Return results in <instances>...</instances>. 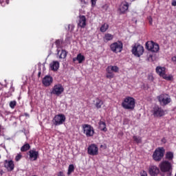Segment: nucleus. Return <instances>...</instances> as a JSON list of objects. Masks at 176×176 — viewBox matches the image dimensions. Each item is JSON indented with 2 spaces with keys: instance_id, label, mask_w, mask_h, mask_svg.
Instances as JSON below:
<instances>
[{
  "instance_id": "obj_47",
  "label": "nucleus",
  "mask_w": 176,
  "mask_h": 176,
  "mask_svg": "<svg viewBox=\"0 0 176 176\" xmlns=\"http://www.w3.org/2000/svg\"><path fill=\"white\" fill-rule=\"evenodd\" d=\"M26 116H28V114H25Z\"/></svg>"
},
{
  "instance_id": "obj_14",
  "label": "nucleus",
  "mask_w": 176,
  "mask_h": 176,
  "mask_svg": "<svg viewBox=\"0 0 176 176\" xmlns=\"http://www.w3.org/2000/svg\"><path fill=\"white\" fill-rule=\"evenodd\" d=\"M42 83L45 87H49V86H51L53 83V77L45 76L42 80Z\"/></svg>"
},
{
  "instance_id": "obj_45",
  "label": "nucleus",
  "mask_w": 176,
  "mask_h": 176,
  "mask_svg": "<svg viewBox=\"0 0 176 176\" xmlns=\"http://www.w3.org/2000/svg\"><path fill=\"white\" fill-rule=\"evenodd\" d=\"M148 21H149L150 24H152V17L150 16L148 18Z\"/></svg>"
},
{
  "instance_id": "obj_12",
  "label": "nucleus",
  "mask_w": 176,
  "mask_h": 176,
  "mask_svg": "<svg viewBox=\"0 0 176 176\" xmlns=\"http://www.w3.org/2000/svg\"><path fill=\"white\" fill-rule=\"evenodd\" d=\"M132 53L136 57H141L144 54V47L141 45H134L132 48Z\"/></svg>"
},
{
  "instance_id": "obj_23",
  "label": "nucleus",
  "mask_w": 176,
  "mask_h": 176,
  "mask_svg": "<svg viewBox=\"0 0 176 176\" xmlns=\"http://www.w3.org/2000/svg\"><path fill=\"white\" fill-rule=\"evenodd\" d=\"M57 54L58 56V58H65V57H67V51L63 50H57Z\"/></svg>"
},
{
  "instance_id": "obj_10",
  "label": "nucleus",
  "mask_w": 176,
  "mask_h": 176,
  "mask_svg": "<svg viewBox=\"0 0 176 176\" xmlns=\"http://www.w3.org/2000/svg\"><path fill=\"white\" fill-rule=\"evenodd\" d=\"M63 93H64V87H63L61 84L55 85L51 90V94L57 96L58 97L61 96Z\"/></svg>"
},
{
  "instance_id": "obj_30",
  "label": "nucleus",
  "mask_w": 176,
  "mask_h": 176,
  "mask_svg": "<svg viewBox=\"0 0 176 176\" xmlns=\"http://www.w3.org/2000/svg\"><path fill=\"white\" fill-rule=\"evenodd\" d=\"M55 45L57 47V50H58V49H61L63 47V41L56 40L55 42Z\"/></svg>"
},
{
  "instance_id": "obj_4",
  "label": "nucleus",
  "mask_w": 176,
  "mask_h": 176,
  "mask_svg": "<svg viewBox=\"0 0 176 176\" xmlns=\"http://www.w3.org/2000/svg\"><path fill=\"white\" fill-rule=\"evenodd\" d=\"M66 119L67 118L65 117V115L60 113L54 116L52 120V122L54 126H61V124H64V123H65Z\"/></svg>"
},
{
  "instance_id": "obj_7",
  "label": "nucleus",
  "mask_w": 176,
  "mask_h": 176,
  "mask_svg": "<svg viewBox=\"0 0 176 176\" xmlns=\"http://www.w3.org/2000/svg\"><path fill=\"white\" fill-rule=\"evenodd\" d=\"M158 101L162 107L168 105L171 102V98L167 94H161L157 96Z\"/></svg>"
},
{
  "instance_id": "obj_39",
  "label": "nucleus",
  "mask_w": 176,
  "mask_h": 176,
  "mask_svg": "<svg viewBox=\"0 0 176 176\" xmlns=\"http://www.w3.org/2000/svg\"><path fill=\"white\" fill-rule=\"evenodd\" d=\"M91 6H96V3L97 2V0H91Z\"/></svg>"
},
{
  "instance_id": "obj_38",
  "label": "nucleus",
  "mask_w": 176,
  "mask_h": 176,
  "mask_svg": "<svg viewBox=\"0 0 176 176\" xmlns=\"http://www.w3.org/2000/svg\"><path fill=\"white\" fill-rule=\"evenodd\" d=\"M74 28H75V26H74V25H68V30L70 31L74 30Z\"/></svg>"
},
{
  "instance_id": "obj_1",
  "label": "nucleus",
  "mask_w": 176,
  "mask_h": 176,
  "mask_svg": "<svg viewBox=\"0 0 176 176\" xmlns=\"http://www.w3.org/2000/svg\"><path fill=\"white\" fill-rule=\"evenodd\" d=\"M160 168L162 173H167V176H171V174H173V164L169 161L162 162L160 164Z\"/></svg>"
},
{
  "instance_id": "obj_42",
  "label": "nucleus",
  "mask_w": 176,
  "mask_h": 176,
  "mask_svg": "<svg viewBox=\"0 0 176 176\" xmlns=\"http://www.w3.org/2000/svg\"><path fill=\"white\" fill-rule=\"evenodd\" d=\"M58 176H64V173H63L61 171L58 173Z\"/></svg>"
},
{
  "instance_id": "obj_35",
  "label": "nucleus",
  "mask_w": 176,
  "mask_h": 176,
  "mask_svg": "<svg viewBox=\"0 0 176 176\" xmlns=\"http://www.w3.org/2000/svg\"><path fill=\"white\" fill-rule=\"evenodd\" d=\"M0 3L1 6H5V5H9V0H0Z\"/></svg>"
},
{
  "instance_id": "obj_15",
  "label": "nucleus",
  "mask_w": 176,
  "mask_h": 176,
  "mask_svg": "<svg viewBox=\"0 0 176 176\" xmlns=\"http://www.w3.org/2000/svg\"><path fill=\"white\" fill-rule=\"evenodd\" d=\"M4 167L8 170V171H13L14 170V162L13 160H5Z\"/></svg>"
},
{
  "instance_id": "obj_9",
  "label": "nucleus",
  "mask_w": 176,
  "mask_h": 176,
  "mask_svg": "<svg viewBox=\"0 0 176 176\" xmlns=\"http://www.w3.org/2000/svg\"><path fill=\"white\" fill-rule=\"evenodd\" d=\"M83 133L87 137H93L94 135V128L90 124H85L82 125Z\"/></svg>"
},
{
  "instance_id": "obj_11",
  "label": "nucleus",
  "mask_w": 176,
  "mask_h": 176,
  "mask_svg": "<svg viewBox=\"0 0 176 176\" xmlns=\"http://www.w3.org/2000/svg\"><path fill=\"white\" fill-rule=\"evenodd\" d=\"M146 47L147 50L153 53H157V51L160 50L159 44L155 43L153 41H148L146 43Z\"/></svg>"
},
{
  "instance_id": "obj_21",
  "label": "nucleus",
  "mask_w": 176,
  "mask_h": 176,
  "mask_svg": "<svg viewBox=\"0 0 176 176\" xmlns=\"http://www.w3.org/2000/svg\"><path fill=\"white\" fill-rule=\"evenodd\" d=\"M30 157L32 160H36L38 159V156H39V153L36 151L30 150L29 151Z\"/></svg>"
},
{
  "instance_id": "obj_3",
  "label": "nucleus",
  "mask_w": 176,
  "mask_h": 176,
  "mask_svg": "<svg viewBox=\"0 0 176 176\" xmlns=\"http://www.w3.org/2000/svg\"><path fill=\"white\" fill-rule=\"evenodd\" d=\"M155 71L157 74L165 80H173V75L166 74V67L158 66L156 67Z\"/></svg>"
},
{
  "instance_id": "obj_8",
  "label": "nucleus",
  "mask_w": 176,
  "mask_h": 176,
  "mask_svg": "<svg viewBox=\"0 0 176 176\" xmlns=\"http://www.w3.org/2000/svg\"><path fill=\"white\" fill-rule=\"evenodd\" d=\"M151 113L154 118H162V116L166 115V110L159 106H155L151 110Z\"/></svg>"
},
{
  "instance_id": "obj_6",
  "label": "nucleus",
  "mask_w": 176,
  "mask_h": 176,
  "mask_svg": "<svg viewBox=\"0 0 176 176\" xmlns=\"http://www.w3.org/2000/svg\"><path fill=\"white\" fill-rule=\"evenodd\" d=\"M110 50L113 53H121L123 50V43L122 41H117L110 45Z\"/></svg>"
},
{
  "instance_id": "obj_2",
  "label": "nucleus",
  "mask_w": 176,
  "mask_h": 176,
  "mask_svg": "<svg viewBox=\"0 0 176 176\" xmlns=\"http://www.w3.org/2000/svg\"><path fill=\"white\" fill-rule=\"evenodd\" d=\"M122 107L124 109H133L135 108V99L130 96L126 97L122 103Z\"/></svg>"
},
{
  "instance_id": "obj_33",
  "label": "nucleus",
  "mask_w": 176,
  "mask_h": 176,
  "mask_svg": "<svg viewBox=\"0 0 176 176\" xmlns=\"http://www.w3.org/2000/svg\"><path fill=\"white\" fill-rule=\"evenodd\" d=\"M133 140L135 141V142H136L137 144H141V142H142L141 138L134 135L133 137Z\"/></svg>"
},
{
  "instance_id": "obj_24",
  "label": "nucleus",
  "mask_w": 176,
  "mask_h": 176,
  "mask_svg": "<svg viewBox=\"0 0 176 176\" xmlns=\"http://www.w3.org/2000/svg\"><path fill=\"white\" fill-rule=\"evenodd\" d=\"M99 129L101 130V131H108V129H107V124H105V122L104 121H100L99 122Z\"/></svg>"
},
{
  "instance_id": "obj_5",
  "label": "nucleus",
  "mask_w": 176,
  "mask_h": 176,
  "mask_svg": "<svg viewBox=\"0 0 176 176\" xmlns=\"http://www.w3.org/2000/svg\"><path fill=\"white\" fill-rule=\"evenodd\" d=\"M164 148L160 147L155 150L153 154V158L155 162H160L162 159H163V156H164Z\"/></svg>"
},
{
  "instance_id": "obj_29",
  "label": "nucleus",
  "mask_w": 176,
  "mask_h": 176,
  "mask_svg": "<svg viewBox=\"0 0 176 176\" xmlns=\"http://www.w3.org/2000/svg\"><path fill=\"white\" fill-rule=\"evenodd\" d=\"M75 170V166L74 164H70L68 167L67 175H71L72 173Z\"/></svg>"
},
{
  "instance_id": "obj_32",
  "label": "nucleus",
  "mask_w": 176,
  "mask_h": 176,
  "mask_svg": "<svg viewBox=\"0 0 176 176\" xmlns=\"http://www.w3.org/2000/svg\"><path fill=\"white\" fill-rule=\"evenodd\" d=\"M10 107L11 108V109H14L16 105H17V102L16 100H12L11 102H10Z\"/></svg>"
},
{
  "instance_id": "obj_19",
  "label": "nucleus",
  "mask_w": 176,
  "mask_h": 176,
  "mask_svg": "<svg viewBox=\"0 0 176 176\" xmlns=\"http://www.w3.org/2000/svg\"><path fill=\"white\" fill-rule=\"evenodd\" d=\"M60 68V62L54 60L50 64V69L56 72Z\"/></svg>"
},
{
  "instance_id": "obj_41",
  "label": "nucleus",
  "mask_w": 176,
  "mask_h": 176,
  "mask_svg": "<svg viewBox=\"0 0 176 176\" xmlns=\"http://www.w3.org/2000/svg\"><path fill=\"white\" fill-rule=\"evenodd\" d=\"M172 6H176V0L172 1Z\"/></svg>"
},
{
  "instance_id": "obj_28",
  "label": "nucleus",
  "mask_w": 176,
  "mask_h": 176,
  "mask_svg": "<svg viewBox=\"0 0 176 176\" xmlns=\"http://www.w3.org/2000/svg\"><path fill=\"white\" fill-rule=\"evenodd\" d=\"M108 28H109V25L108 23H104L100 28L101 32H107Z\"/></svg>"
},
{
  "instance_id": "obj_43",
  "label": "nucleus",
  "mask_w": 176,
  "mask_h": 176,
  "mask_svg": "<svg viewBox=\"0 0 176 176\" xmlns=\"http://www.w3.org/2000/svg\"><path fill=\"white\" fill-rule=\"evenodd\" d=\"M172 61H173V63H176V56L172 57Z\"/></svg>"
},
{
  "instance_id": "obj_27",
  "label": "nucleus",
  "mask_w": 176,
  "mask_h": 176,
  "mask_svg": "<svg viewBox=\"0 0 176 176\" xmlns=\"http://www.w3.org/2000/svg\"><path fill=\"white\" fill-rule=\"evenodd\" d=\"M103 104H104V102L101 100V99L97 98L96 102L95 103V107H96L97 109H100V108L102 107Z\"/></svg>"
},
{
  "instance_id": "obj_22",
  "label": "nucleus",
  "mask_w": 176,
  "mask_h": 176,
  "mask_svg": "<svg viewBox=\"0 0 176 176\" xmlns=\"http://www.w3.org/2000/svg\"><path fill=\"white\" fill-rule=\"evenodd\" d=\"M85 60V56L82 55V54H78L76 58H73V61H78V64H82Z\"/></svg>"
},
{
  "instance_id": "obj_46",
  "label": "nucleus",
  "mask_w": 176,
  "mask_h": 176,
  "mask_svg": "<svg viewBox=\"0 0 176 176\" xmlns=\"http://www.w3.org/2000/svg\"><path fill=\"white\" fill-rule=\"evenodd\" d=\"M162 142H166V139H162Z\"/></svg>"
},
{
  "instance_id": "obj_20",
  "label": "nucleus",
  "mask_w": 176,
  "mask_h": 176,
  "mask_svg": "<svg viewBox=\"0 0 176 176\" xmlns=\"http://www.w3.org/2000/svg\"><path fill=\"white\" fill-rule=\"evenodd\" d=\"M107 74H111V72H119V67L118 66H108L106 69Z\"/></svg>"
},
{
  "instance_id": "obj_37",
  "label": "nucleus",
  "mask_w": 176,
  "mask_h": 176,
  "mask_svg": "<svg viewBox=\"0 0 176 176\" xmlns=\"http://www.w3.org/2000/svg\"><path fill=\"white\" fill-rule=\"evenodd\" d=\"M140 176H148V173L145 170H142L140 172Z\"/></svg>"
},
{
  "instance_id": "obj_34",
  "label": "nucleus",
  "mask_w": 176,
  "mask_h": 176,
  "mask_svg": "<svg viewBox=\"0 0 176 176\" xmlns=\"http://www.w3.org/2000/svg\"><path fill=\"white\" fill-rule=\"evenodd\" d=\"M106 78H107V79H113V78H115V74L112 72L107 73Z\"/></svg>"
},
{
  "instance_id": "obj_48",
  "label": "nucleus",
  "mask_w": 176,
  "mask_h": 176,
  "mask_svg": "<svg viewBox=\"0 0 176 176\" xmlns=\"http://www.w3.org/2000/svg\"><path fill=\"white\" fill-rule=\"evenodd\" d=\"M26 116H28V114H25Z\"/></svg>"
},
{
  "instance_id": "obj_36",
  "label": "nucleus",
  "mask_w": 176,
  "mask_h": 176,
  "mask_svg": "<svg viewBox=\"0 0 176 176\" xmlns=\"http://www.w3.org/2000/svg\"><path fill=\"white\" fill-rule=\"evenodd\" d=\"M22 157H23V155H21V153H18L16 155V156L15 157V161L16 162H19L21 160Z\"/></svg>"
},
{
  "instance_id": "obj_44",
  "label": "nucleus",
  "mask_w": 176,
  "mask_h": 176,
  "mask_svg": "<svg viewBox=\"0 0 176 176\" xmlns=\"http://www.w3.org/2000/svg\"><path fill=\"white\" fill-rule=\"evenodd\" d=\"M81 3L86 4L87 2H86V0H80Z\"/></svg>"
},
{
  "instance_id": "obj_26",
  "label": "nucleus",
  "mask_w": 176,
  "mask_h": 176,
  "mask_svg": "<svg viewBox=\"0 0 176 176\" xmlns=\"http://www.w3.org/2000/svg\"><path fill=\"white\" fill-rule=\"evenodd\" d=\"M112 39H113V35L109 33L105 34L103 37L104 42H109V41H112Z\"/></svg>"
},
{
  "instance_id": "obj_18",
  "label": "nucleus",
  "mask_w": 176,
  "mask_h": 176,
  "mask_svg": "<svg viewBox=\"0 0 176 176\" xmlns=\"http://www.w3.org/2000/svg\"><path fill=\"white\" fill-rule=\"evenodd\" d=\"M118 10L121 14H123V13H126V10H129V3L123 1L120 4Z\"/></svg>"
},
{
  "instance_id": "obj_40",
  "label": "nucleus",
  "mask_w": 176,
  "mask_h": 176,
  "mask_svg": "<svg viewBox=\"0 0 176 176\" xmlns=\"http://www.w3.org/2000/svg\"><path fill=\"white\" fill-rule=\"evenodd\" d=\"M10 91H11V93H13V91H14V87H13V84H11Z\"/></svg>"
},
{
  "instance_id": "obj_17",
  "label": "nucleus",
  "mask_w": 176,
  "mask_h": 176,
  "mask_svg": "<svg viewBox=\"0 0 176 176\" xmlns=\"http://www.w3.org/2000/svg\"><path fill=\"white\" fill-rule=\"evenodd\" d=\"M148 173L151 176H157L159 173H160V170H159V168L155 165H151L149 166L148 168Z\"/></svg>"
},
{
  "instance_id": "obj_49",
  "label": "nucleus",
  "mask_w": 176,
  "mask_h": 176,
  "mask_svg": "<svg viewBox=\"0 0 176 176\" xmlns=\"http://www.w3.org/2000/svg\"><path fill=\"white\" fill-rule=\"evenodd\" d=\"M0 159H1V155H0Z\"/></svg>"
},
{
  "instance_id": "obj_16",
  "label": "nucleus",
  "mask_w": 176,
  "mask_h": 176,
  "mask_svg": "<svg viewBox=\"0 0 176 176\" xmlns=\"http://www.w3.org/2000/svg\"><path fill=\"white\" fill-rule=\"evenodd\" d=\"M87 21V19H86V16L85 15H80L78 16V27H80V28H85V27H86Z\"/></svg>"
},
{
  "instance_id": "obj_31",
  "label": "nucleus",
  "mask_w": 176,
  "mask_h": 176,
  "mask_svg": "<svg viewBox=\"0 0 176 176\" xmlns=\"http://www.w3.org/2000/svg\"><path fill=\"white\" fill-rule=\"evenodd\" d=\"M30 148H31V146H30L29 144H24L21 148V152H25L27 151H28V149H30Z\"/></svg>"
},
{
  "instance_id": "obj_25",
  "label": "nucleus",
  "mask_w": 176,
  "mask_h": 176,
  "mask_svg": "<svg viewBox=\"0 0 176 176\" xmlns=\"http://www.w3.org/2000/svg\"><path fill=\"white\" fill-rule=\"evenodd\" d=\"M165 159L169 162H173V159H174V153L171 151L166 152L165 155Z\"/></svg>"
},
{
  "instance_id": "obj_13",
  "label": "nucleus",
  "mask_w": 176,
  "mask_h": 176,
  "mask_svg": "<svg viewBox=\"0 0 176 176\" xmlns=\"http://www.w3.org/2000/svg\"><path fill=\"white\" fill-rule=\"evenodd\" d=\"M87 152L88 155L96 156V155H98V146L96 144H92L88 146Z\"/></svg>"
}]
</instances>
